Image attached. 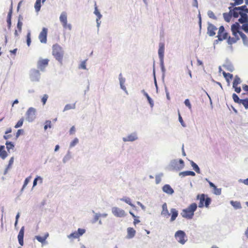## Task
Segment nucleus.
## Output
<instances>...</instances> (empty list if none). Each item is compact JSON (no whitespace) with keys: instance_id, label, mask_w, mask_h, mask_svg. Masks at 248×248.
<instances>
[{"instance_id":"f257e3e1","label":"nucleus","mask_w":248,"mask_h":248,"mask_svg":"<svg viewBox=\"0 0 248 248\" xmlns=\"http://www.w3.org/2000/svg\"><path fill=\"white\" fill-rule=\"evenodd\" d=\"M197 208V205L196 203H193L188 206L186 208L184 209L181 213L182 217L190 219L194 216V212Z\"/></svg>"},{"instance_id":"f03ea898","label":"nucleus","mask_w":248,"mask_h":248,"mask_svg":"<svg viewBox=\"0 0 248 248\" xmlns=\"http://www.w3.org/2000/svg\"><path fill=\"white\" fill-rule=\"evenodd\" d=\"M239 28L240 25L237 22H236L232 25L231 30L234 37H231L230 36L229 37L228 39V43L229 44L232 45L236 43L238 40H239V37L238 35V34L241 32V31H239Z\"/></svg>"},{"instance_id":"7ed1b4c3","label":"nucleus","mask_w":248,"mask_h":248,"mask_svg":"<svg viewBox=\"0 0 248 248\" xmlns=\"http://www.w3.org/2000/svg\"><path fill=\"white\" fill-rule=\"evenodd\" d=\"M52 55L57 60L62 63L63 53L62 48L58 44H55L52 46Z\"/></svg>"},{"instance_id":"20e7f679","label":"nucleus","mask_w":248,"mask_h":248,"mask_svg":"<svg viewBox=\"0 0 248 248\" xmlns=\"http://www.w3.org/2000/svg\"><path fill=\"white\" fill-rule=\"evenodd\" d=\"M197 199L200 200L198 205L200 208H202L204 206L206 207H208L211 202V199L208 197L205 198V195L204 194H198L197 196Z\"/></svg>"},{"instance_id":"39448f33","label":"nucleus","mask_w":248,"mask_h":248,"mask_svg":"<svg viewBox=\"0 0 248 248\" xmlns=\"http://www.w3.org/2000/svg\"><path fill=\"white\" fill-rule=\"evenodd\" d=\"M175 237L177 241L181 244H184L187 241L185 232L181 230L175 232Z\"/></svg>"},{"instance_id":"423d86ee","label":"nucleus","mask_w":248,"mask_h":248,"mask_svg":"<svg viewBox=\"0 0 248 248\" xmlns=\"http://www.w3.org/2000/svg\"><path fill=\"white\" fill-rule=\"evenodd\" d=\"M228 33L225 31L224 26H221L218 29L217 37L218 40L223 41L228 39Z\"/></svg>"},{"instance_id":"0eeeda50","label":"nucleus","mask_w":248,"mask_h":248,"mask_svg":"<svg viewBox=\"0 0 248 248\" xmlns=\"http://www.w3.org/2000/svg\"><path fill=\"white\" fill-rule=\"evenodd\" d=\"M60 20L64 28L68 29L69 30L72 29L71 25L70 24H67V14L65 12H62L60 16Z\"/></svg>"},{"instance_id":"6e6552de","label":"nucleus","mask_w":248,"mask_h":248,"mask_svg":"<svg viewBox=\"0 0 248 248\" xmlns=\"http://www.w3.org/2000/svg\"><path fill=\"white\" fill-rule=\"evenodd\" d=\"M36 110L33 108H30L26 112V119L29 122L33 121L35 118Z\"/></svg>"},{"instance_id":"1a4fd4ad","label":"nucleus","mask_w":248,"mask_h":248,"mask_svg":"<svg viewBox=\"0 0 248 248\" xmlns=\"http://www.w3.org/2000/svg\"><path fill=\"white\" fill-rule=\"evenodd\" d=\"M112 213L115 217H124L126 215L124 210L117 207H114L112 208Z\"/></svg>"},{"instance_id":"9d476101","label":"nucleus","mask_w":248,"mask_h":248,"mask_svg":"<svg viewBox=\"0 0 248 248\" xmlns=\"http://www.w3.org/2000/svg\"><path fill=\"white\" fill-rule=\"evenodd\" d=\"M47 29L43 28L39 35V39L42 43H46L47 41Z\"/></svg>"},{"instance_id":"9b49d317","label":"nucleus","mask_w":248,"mask_h":248,"mask_svg":"<svg viewBox=\"0 0 248 248\" xmlns=\"http://www.w3.org/2000/svg\"><path fill=\"white\" fill-rule=\"evenodd\" d=\"M40 74L38 70L32 69L31 71L30 76L32 81H37L40 78Z\"/></svg>"},{"instance_id":"f8f14e48","label":"nucleus","mask_w":248,"mask_h":248,"mask_svg":"<svg viewBox=\"0 0 248 248\" xmlns=\"http://www.w3.org/2000/svg\"><path fill=\"white\" fill-rule=\"evenodd\" d=\"M241 82V80L240 78L238 76H236L233 81L232 87L237 93H240L241 91L240 87H238V85L240 84Z\"/></svg>"},{"instance_id":"ddd939ff","label":"nucleus","mask_w":248,"mask_h":248,"mask_svg":"<svg viewBox=\"0 0 248 248\" xmlns=\"http://www.w3.org/2000/svg\"><path fill=\"white\" fill-rule=\"evenodd\" d=\"M48 62L49 60L47 59L40 60L37 62L38 68L41 70H43L48 65Z\"/></svg>"},{"instance_id":"4468645a","label":"nucleus","mask_w":248,"mask_h":248,"mask_svg":"<svg viewBox=\"0 0 248 248\" xmlns=\"http://www.w3.org/2000/svg\"><path fill=\"white\" fill-rule=\"evenodd\" d=\"M217 28L213 24L209 23L207 27V33L210 36H213L216 34Z\"/></svg>"},{"instance_id":"2eb2a0df","label":"nucleus","mask_w":248,"mask_h":248,"mask_svg":"<svg viewBox=\"0 0 248 248\" xmlns=\"http://www.w3.org/2000/svg\"><path fill=\"white\" fill-rule=\"evenodd\" d=\"M165 51V45L163 43H160L159 44L158 56L160 60H163Z\"/></svg>"},{"instance_id":"dca6fc26","label":"nucleus","mask_w":248,"mask_h":248,"mask_svg":"<svg viewBox=\"0 0 248 248\" xmlns=\"http://www.w3.org/2000/svg\"><path fill=\"white\" fill-rule=\"evenodd\" d=\"M24 234V227H22L21 228V229L19 232V233L18 234V236H17L19 243L21 246H23V244H24V242H23Z\"/></svg>"},{"instance_id":"f3484780","label":"nucleus","mask_w":248,"mask_h":248,"mask_svg":"<svg viewBox=\"0 0 248 248\" xmlns=\"http://www.w3.org/2000/svg\"><path fill=\"white\" fill-rule=\"evenodd\" d=\"M231 8L232 7H229L230 12H231L232 15L235 18H237L243 13L239 11V8L237 7H234L232 10H231Z\"/></svg>"},{"instance_id":"a211bd4d","label":"nucleus","mask_w":248,"mask_h":248,"mask_svg":"<svg viewBox=\"0 0 248 248\" xmlns=\"http://www.w3.org/2000/svg\"><path fill=\"white\" fill-rule=\"evenodd\" d=\"M161 215L165 217H168L170 214L169 213L167 208V205L166 203H164L162 205V211L161 212Z\"/></svg>"},{"instance_id":"6ab92c4d","label":"nucleus","mask_w":248,"mask_h":248,"mask_svg":"<svg viewBox=\"0 0 248 248\" xmlns=\"http://www.w3.org/2000/svg\"><path fill=\"white\" fill-rule=\"evenodd\" d=\"M248 14L244 13L243 12L241 14V17L238 19L240 23L242 24L247 23L248 22Z\"/></svg>"},{"instance_id":"aec40b11","label":"nucleus","mask_w":248,"mask_h":248,"mask_svg":"<svg viewBox=\"0 0 248 248\" xmlns=\"http://www.w3.org/2000/svg\"><path fill=\"white\" fill-rule=\"evenodd\" d=\"M170 214H171V217H170V221H173L175 220L178 215V211L175 208H171L170 209Z\"/></svg>"},{"instance_id":"412c9836","label":"nucleus","mask_w":248,"mask_h":248,"mask_svg":"<svg viewBox=\"0 0 248 248\" xmlns=\"http://www.w3.org/2000/svg\"><path fill=\"white\" fill-rule=\"evenodd\" d=\"M49 234L48 232H46L44 236L42 237L40 236H36L35 238L42 244H44L46 243V239L48 237Z\"/></svg>"},{"instance_id":"4be33fe9","label":"nucleus","mask_w":248,"mask_h":248,"mask_svg":"<svg viewBox=\"0 0 248 248\" xmlns=\"http://www.w3.org/2000/svg\"><path fill=\"white\" fill-rule=\"evenodd\" d=\"M138 139L137 136L135 134H132L128 135L125 138H123L124 141H133Z\"/></svg>"},{"instance_id":"5701e85b","label":"nucleus","mask_w":248,"mask_h":248,"mask_svg":"<svg viewBox=\"0 0 248 248\" xmlns=\"http://www.w3.org/2000/svg\"><path fill=\"white\" fill-rule=\"evenodd\" d=\"M162 189L164 192L169 194H172L174 192L173 189L169 185H165L163 186Z\"/></svg>"},{"instance_id":"b1692460","label":"nucleus","mask_w":248,"mask_h":248,"mask_svg":"<svg viewBox=\"0 0 248 248\" xmlns=\"http://www.w3.org/2000/svg\"><path fill=\"white\" fill-rule=\"evenodd\" d=\"M4 149V146L1 145L0 146V157L3 159H5L7 156V153Z\"/></svg>"},{"instance_id":"393cba45","label":"nucleus","mask_w":248,"mask_h":248,"mask_svg":"<svg viewBox=\"0 0 248 248\" xmlns=\"http://www.w3.org/2000/svg\"><path fill=\"white\" fill-rule=\"evenodd\" d=\"M136 234V231L133 228H127V237L128 238H133Z\"/></svg>"},{"instance_id":"a878e982","label":"nucleus","mask_w":248,"mask_h":248,"mask_svg":"<svg viewBox=\"0 0 248 248\" xmlns=\"http://www.w3.org/2000/svg\"><path fill=\"white\" fill-rule=\"evenodd\" d=\"M94 14L97 16V18H96V22L98 24V26H99L100 23L99 22V20L101 18L102 15L99 12L96 3L95 4V9L94 12Z\"/></svg>"},{"instance_id":"bb28decb","label":"nucleus","mask_w":248,"mask_h":248,"mask_svg":"<svg viewBox=\"0 0 248 248\" xmlns=\"http://www.w3.org/2000/svg\"><path fill=\"white\" fill-rule=\"evenodd\" d=\"M12 9L11 8L8 12L7 17V22L8 24V27L9 29H10L11 26V18H12Z\"/></svg>"},{"instance_id":"cd10ccee","label":"nucleus","mask_w":248,"mask_h":248,"mask_svg":"<svg viewBox=\"0 0 248 248\" xmlns=\"http://www.w3.org/2000/svg\"><path fill=\"white\" fill-rule=\"evenodd\" d=\"M179 175L180 176H182L183 177L187 175H191L194 176L195 175V173L192 171H185L180 172Z\"/></svg>"},{"instance_id":"c85d7f7f","label":"nucleus","mask_w":248,"mask_h":248,"mask_svg":"<svg viewBox=\"0 0 248 248\" xmlns=\"http://www.w3.org/2000/svg\"><path fill=\"white\" fill-rule=\"evenodd\" d=\"M222 74L228 82H229L230 80H232L233 78L232 74L229 73H227L225 71H223Z\"/></svg>"},{"instance_id":"c756f323","label":"nucleus","mask_w":248,"mask_h":248,"mask_svg":"<svg viewBox=\"0 0 248 248\" xmlns=\"http://www.w3.org/2000/svg\"><path fill=\"white\" fill-rule=\"evenodd\" d=\"M223 17L224 18V20L227 22H229L230 21L231 18H232V14L231 13V12H229V13H225L223 14Z\"/></svg>"},{"instance_id":"7c9ffc66","label":"nucleus","mask_w":248,"mask_h":248,"mask_svg":"<svg viewBox=\"0 0 248 248\" xmlns=\"http://www.w3.org/2000/svg\"><path fill=\"white\" fill-rule=\"evenodd\" d=\"M231 204L232 206H233L235 209H240L241 208V205L240 202H234L231 201Z\"/></svg>"},{"instance_id":"2f4dec72","label":"nucleus","mask_w":248,"mask_h":248,"mask_svg":"<svg viewBox=\"0 0 248 248\" xmlns=\"http://www.w3.org/2000/svg\"><path fill=\"white\" fill-rule=\"evenodd\" d=\"M41 0H36L35 3L34 8L36 12H38L40 10L41 7Z\"/></svg>"},{"instance_id":"473e14b6","label":"nucleus","mask_w":248,"mask_h":248,"mask_svg":"<svg viewBox=\"0 0 248 248\" xmlns=\"http://www.w3.org/2000/svg\"><path fill=\"white\" fill-rule=\"evenodd\" d=\"M22 19V17L21 16H19L18 18V20L17 24V28L18 30V31L20 32L22 30V22H21V20Z\"/></svg>"},{"instance_id":"72a5a7b5","label":"nucleus","mask_w":248,"mask_h":248,"mask_svg":"<svg viewBox=\"0 0 248 248\" xmlns=\"http://www.w3.org/2000/svg\"><path fill=\"white\" fill-rule=\"evenodd\" d=\"M191 165L192 166L193 169L195 170V171L197 173H200V168H199L198 166L195 163H194L193 161H191Z\"/></svg>"},{"instance_id":"f704fd0d","label":"nucleus","mask_w":248,"mask_h":248,"mask_svg":"<svg viewBox=\"0 0 248 248\" xmlns=\"http://www.w3.org/2000/svg\"><path fill=\"white\" fill-rule=\"evenodd\" d=\"M69 238H73V239H76L79 237V235L78 233V232L77 231H75V232L71 233L70 234L68 235Z\"/></svg>"},{"instance_id":"c9c22d12","label":"nucleus","mask_w":248,"mask_h":248,"mask_svg":"<svg viewBox=\"0 0 248 248\" xmlns=\"http://www.w3.org/2000/svg\"><path fill=\"white\" fill-rule=\"evenodd\" d=\"M31 43V31H29L27 35V44L28 46H30Z\"/></svg>"},{"instance_id":"e433bc0d","label":"nucleus","mask_w":248,"mask_h":248,"mask_svg":"<svg viewBox=\"0 0 248 248\" xmlns=\"http://www.w3.org/2000/svg\"><path fill=\"white\" fill-rule=\"evenodd\" d=\"M239 104H242L246 108H248V99H241Z\"/></svg>"},{"instance_id":"4c0bfd02","label":"nucleus","mask_w":248,"mask_h":248,"mask_svg":"<svg viewBox=\"0 0 248 248\" xmlns=\"http://www.w3.org/2000/svg\"><path fill=\"white\" fill-rule=\"evenodd\" d=\"M237 8H239V11H241L242 12L248 14V8H247L246 5L238 7Z\"/></svg>"},{"instance_id":"58836bf2","label":"nucleus","mask_w":248,"mask_h":248,"mask_svg":"<svg viewBox=\"0 0 248 248\" xmlns=\"http://www.w3.org/2000/svg\"><path fill=\"white\" fill-rule=\"evenodd\" d=\"M121 201H124L126 203L128 204L131 206H133V204L131 203V200L129 198L124 197L121 199Z\"/></svg>"},{"instance_id":"ea45409f","label":"nucleus","mask_w":248,"mask_h":248,"mask_svg":"<svg viewBox=\"0 0 248 248\" xmlns=\"http://www.w3.org/2000/svg\"><path fill=\"white\" fill-rule=\"evenodd\" d=\"M207 15L210 18L215 19V20H216L217 19V18L216 16L215 15L214 12H212V11H208V13H207Z\"/></svg>"},{"instance_id":"a19ab883","label":"nucleus","mask_w":248,"mask_h":248,"mask_svg":"<svg viewBox=\"0 0 248 248\" xmlns=\"http://www.w3.org/2000/svg\"><path fill=\"white\" fill-rule=\"evenodd\" d=\"M23 121H24V118H22L21 119H20L18 122L17 123H16V124L15 125V127L17 128H18V127H21L22 124H23Z\"/></svg>"},{"instance_id":"79ce46f5","label":"nucleus","mask_w":248,"mask_h":248,"mask_svg":"<svg viewBox=\"0 0 248 248\" xmlns=\"http://www.w3.org/2000/svg\"><path fill=\"white\" fill-rule=\"evenodd\" d=\"M121 76L122 75L120 74V78H119V80H120V85H121V88L124 89V90H125V87L123 85V84H124V82L125 81V79L123 78L122 77H121Z\"/></svg>"},{"instance_id":"37998d69","label":"nucleus","mask_w":248,"mask_h":248,"mask_svg":"<svg viewBox=\"0 0 248 248\" xmlns=\"http://www.w3.org/2000/svg\"><path fill=\"white\" fill-rule=\"evenodd\" d=\"M232 98L233 99V101L235 103H238V104H239V103L240 102V100H241V99H239V98L238 96V95L237 94H236L235 93H233V94H232Z\"/></svg>"},{"instance_id":"c03bdc74","label":"nucleus","mask_w":248,"mask_h":248,"mask_svg":"<svg viewBox=\"0 0 248 248\" xmlns=\"http://www.w3.org/2000/svg\"><path fill=\"white\" fill-rule=\"evenodd\" d=\"M31 178V176H29L27 178H26L25 180V181H24V184H23V186H22V188L21 189V190L22 191L24 188L27 186V185L28 184L29 182H30V179Z\"/></svg>"},{"instance_id":"a18cd8bd","label":"nucleus","mask_w":248,"mask_h":248,"mask_svg":"<svg viewBox=\"0 0 248 248\" xmlns=\"http://www.w3.org/2000/svg\"><path fill=\"white\" fill-rule=\"evenodd\" d=\"M5 144L6 145V148L8 151L11 149H13L14 147V145L12 142L7 141Z\"/></svg>"},{"instance_id":"49530a36","label":"nucleus","mask_w":248,"mask_h":248,"mask_svg":"<svg viewBox=\"0 0 248 248\" xmlns=\"http://www.w3.org/2000/svg\"><path fill=\"white\" fill-rule=\"evenodd\" d=\"M51 122L50 121H46L45 122V126H44L45 130H46L47 129V128H51Z\"/></svg>"},{"instance_id":"de8ad7c7","label":"nucleus","mask_w":248,"mask_h":248,"mask_svg":"<svg viewBox=\"0 0 248 248\" xmlns=\"http://www.w3.org/2000/svg\"><path fill=\"white\" fill-rule=\"evenodd\" d=\"M214 193L216 195H219L221 193V190L220 188H217L216 186V187H214Z\"/></svg>"},{"instance_id":"09e8293b","label":"nucleus","mask_w":248,"mask_h":248,"mask_svg":"<svg viewBox=\"0 0 248 248\" xmlns=\"http://www.w3.org/2000/svg\"><path fill=\"white\" fill-rule=\"evenodd\" d=\"M242 30L246 33H248V22L244 23L242 26Z\"/></svg>"},{"instance_id":"8fccbe9b","label":"nucleus","mask_w":248,"mask_h":248,"mask_svg":"<svg viewBox=\"0 0 248 248\" xmlns=\"http://www.w3.org/2000/svg\"><path fill=\"white\" fill-rule=\"evenodd\" d=\"M48 95L46 94H44L43 97H42V99H41V101L43 104V105H44L46 103V102L48 99Z\"/></svg>"},{"instance_id":"3c124183","label":"nucleus","mask_w":248,"mask_h":248,"mask_svg":"<svg viewBox=\"0 0 248 248\" xmlns=\"http://www.w3.org/2000/svg\"><path fill=\"white\" fill-rule=\"evenodd\" d=\"M77 232H78V233L79 235V236L80 237L86 231L84 229L79 228L78 229Z\"/></svg>"},{"instance_id":"603ef678","label":"nucleus","mask_w":248,"mask_h":248,"mask_svg":"<svg viewBox=\"0 0 248 248\" xmlns=\"http://www.w3.org/2000/svg\"><path fill=\"white\" fill-rule=\"evenodd\" d=\"M78 142V140L75 138L70 143V147H72L75 146Z\"/></svg>"},{"instance_id":"864d4df0","label":"nucleus","mask_w":248,"mask_h":248,"mask_svg":"<svg viewBox=\"0 0 248 248\" xmlns=\"http://www.w3.org/2000/svg\"><path fill=\"white\" fill-rule=\"evenodd\" d=\"M239 34L241 36L244 42H246L247 40V36L242 31L240 32Z\"/></svg>"},{"instance_id":"5fc2aeb1","label":"nucleus","mask_w":248,"mask_h":248,"mask_svg":"<svg viewBox=\"0 0 248 248\" xmlns=\"http://www.w3.org/2000/svg\"><path fill=\"white\" fill-rule=\"evenodd\" d=\"M79 68H80V69H86V61H82L79 66Z\"/></svg>"},{"instance_id":"6e6d98bb","label":"nucleus","mask_w":248,"mask_h":248,"mask_svg":"<svg viewBox=\"0 0 248 248\" xmlns=\"http://www.w3.org/2000/svg\"><path fill=\"white\" fill-rule=\"evenodd\" d=\"M185 104L186 106L190 109H191V105L190 104L189 100L188 99L185 100Z\"/></svg>"},{"instance_id":"4d7b16f0","label":"nucleus","mask_w":248,"mask_h":248,"mask_svg":"<svg viewBox=\"0 0 248 248\" xmlns=\"http://www.w3.org/2000/svg\"><path fill=\"white\" fill-rule=\"evenodd\" d=\"M179 121L183 127L186 126V124H185L184 122L183 121V119H182L180 113H179Z\"/></svg>"},{"instance_id":"13d9d810","label":"nucleus","mask_w":248,"mask_h":248,"mask_svg":"<svg viewBox=\"0 0 248 248\" xmlns=\"http://www.w3.org/2000/svg\"><path fill=\"white\" fill-rule=\"evenodd\" d=\"M14 157H12L9 161V164H8V168H10L11 167V166L13 165V163H14Z\"/></svg>"},{"instance_id":"bf43d9fd","label":"nucleus","mask_w":248,"mask_h":248,"mask_svg":"<svg viewBox=\"0 0 248 248\" xmlns=\"http://www.w3.org/2000/svg\"><path fill=\"white\" fill-rule=\"evenodd\" d=\"M38 179H40L41 180V181L42 182V178L38 176V177H36L33 181V187L37 185V181Z\"/></svg>"},{"instance_id":"052dcab7","label":"nucleus","mask_w":248,"mask_h":248,"mask_svg":"<svg viewBox=\"0 0 248 248\" xmlns=\"http://www.w3.org/2000/svg\"><path fill=\"white\" fill-rule=\"evenodd\" d=\"M147 99L149 104H150L151 107H153L154 106V102H153V100L151 99V98L150 96H148V98Z\"/></svg>"},{"instance_id":"680f3d73","label":"nucleus","mask_w":248,"mask_h":248,"mask_svg":"<svg viewBox=\"0 0 248 248\" xmlns=\"http://www.w3.org/2000/svg\"><path fill=\"white\" fill-rule=\"evenodd\" d=\"M23 132V130L22 129L18 130L16 135V138H17Z\"/></svg>"},{"instance_id":"e2e57ef3","label":"nucleus","mask_w":248,"mask_h":248,"mask_svg":"<svg viewBox=\"0 0 248 248\" xmlns=\"http://www.w3.org/2000/svg\"><path fill=\"white\" fill-rule=\"evenodd\" d=\"M76 131V128L74 126H73L70 129L69 133L70 134L72 135L75 133Z\"/></svg>"},{"instance_id":"0e129e2a","label":"nucleus","mask_w":248,"mask_h":248,"mask_svg":"<svg viewBox=\"0 0 248 248\" xmlns=\"http://www.w3.org/2000/svg\"><path fill=\"white\" fill-rule=\"evenodd\" d=\"M197 65H199V66L201 65V66H202V67H203V63H202V62L201 60H200L199 59H198L197 60Z\"/></svg>"},{"instance_id":"69168bd1","label":"nucleus","mask_w":248,"mask_h":248,"mask_svg":"<svg viewBox=\"0 0 248 248\" xmlns=\"http://www.w3.org/2000/svg\"><path fill=\"white\" fill-rule=\"evenodd\" d=\"M140 222V220L138 219L137 217H136V218H134V224L136 225L137 224L139 223Z\"/></svg>"},{"instance_id":"338daca9","label":"nucleus","mask_w":248,"mask_h":248,"mask_svg":"<svg viewBox=\"0 0 248 248\" xmlns=\"http://www.w3.org/2000/svg\"><path fill=\"white\" fill-rule=\"evenodd\" d=\"M242 88L244 91L248 92V85L246 84L243 85L242 86Z\"/></svg>"},{"instance_id":"774afa93","label":"nucleus","mask_w":248,"mask_h":248,"mask_svg":"<svg viewBox=\"0 0 248 248\" xmlns=\"http://www.w3.org/2000/svg\"><path fill=\"white\" fill-rule=\"evenodd\" d=\"M179 162L181 165V168H183V167L184 166V161L182 159H180L179 160Z\"/></svg>"}]
</instances>
